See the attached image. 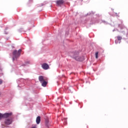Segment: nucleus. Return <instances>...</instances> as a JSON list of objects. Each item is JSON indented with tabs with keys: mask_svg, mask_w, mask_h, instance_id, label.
Masks as SVG:
<instances>
[{
	"mask_svg": "<svg viewBox=\"0 0 128 128\" xmlns=\"http://www.w3.org/2000/svg\"><path fill=\"white\" fill-rule=\"evenodd\" d=\"M12 114V113H6L4 114H2L0 113V120H2V118H6L4 120V124L6 126H10V124H12V118H8L11 116Z\"/></svg>",
	"mask_w": 128,
	"mask_h": 128,
	"instance_id": "nucleus-1",
	"label": "nucleus"
},
{
	"mask_svg": "<svg viewBox=\"0 0 128 128\" xmlns=\"http://www.w3.org/2000/svg\"><path fill=\"white\" fill-rule=\"evenodd\" d=\"M70 56L73 58H74L76 60H78V62H82V60H84V56H79L78 52H72L70 53Z\"/></svg>",
	"mask_w": 128,
	"mask_h": 128,
	"instance_id": "nucleus-2",
	"label": "nucleus"
},
{
	"mask_svg": "<svg viewBox=\"0 0 128 128\" xmlns=\"http://www.w3.org/2000/svg\"><path fill=\"white\" fill-rule=\"evenodd\" d=\"M20 54H22V49H20L18 51L14 50L12 52V60L14 61L15 60H18L20 56Z\"/></svg>",
	"mask_w": 128,
	"mask_h": 128,
	"instance_id": "nucleus-3",
	"label": "nucleus"
},
{
	"mask_svg": "<svg viewBox=\"0 0 128 128\" xmlns=\"http://www.w3.org/2000/svg\"><path fill=\"white\" fill-rule=\"evenodd\" d=\"M42 68L44 70H48L50 66L46 63H44L42 64Z\"/></svg>",
	"mask_w": 128,
	"mask_h": 128,
	"instance_id": "nucleus-4",
	"label": "nucleus"
},
{
	"mask_svg": "<svg viewBox=\"0 0 128 128\" xmlns=\"http://www.w3.org/2000/svg\"><path fill=\"white\" fill-rule=\"evenodd\" d=\"M64 0H58L56 1V4L57 6H62V4H64Z\"/></svg>",
	"mask_w": 128,
	"mask_h": 128,
	"instance_id": "nucleus-5",
	"label": "nucleus"
},
{
	"mask_svg": "<svg viewBox=\"0 0 128 128\" xmlns=\"http://www.w3.org/2000/svg\"><path fill=\"white\" fill-rule=\"evenodd\" d=\"M38 80H39V82H44V76H40L38 77Z\"/></svg>",
	"mask_w": 128,
	"mask_h": 128,
	"instance_id": "nucleus-6",
	"label": "nucleus"
},
{
	"mask_svg": "<svg viewBox=\"0 0 128 128\" xmlns=\"http://www.w3.org/2000/svg\"><path fill=\"white\" fill-rule=\"evenodd\" d=\"M36 122L37 124H39L40 122V116H38L36 118Z\"/></svg>",
	"mask_w": 128,
	"mask_h": 128,
	"instance_id": "nucleus-7",
	"label": "nucleus"
},
{
	"mask_svg": "<svg viewBox=\"0 0 128 128\" xmlns=\"http://www.w3.org/2000/svg\"><path fill=\"white\" fill-rule=\"evenodd\" d=\"M41 84H42V86L46 87V84H48V82L44 80V81L42 82Z\"/></svg>",
	"mask_w": 128,
	"mask_h": 128,
	"instance_id": "nucleus-8",
	"label": "nucleus"
},
{
	"mask_svg": "<svg viewBox=\"0 0 128 128\" xmlns=\"http://www.w3.org/2000/svg\"><path fill=\"white\" fill-rule=\"evenodd\" d=\"M95 56L96 58H98V52H96Z\"/></svg>",
	"mask_w": 128,
	"mask_h": 128,
	"instance_id": "nucleus-9",
	"label": "nucleus"
},
{
	"mask_svg": "<svg viewBox=\"0 0 128 128\" xmlns=\"http://www.w3.org/2000/svg\"><path fill=\"white\" fill-rule=\"evenodd\" d=\"M117 38H118V40H122V36H118V37H117Z\"/></svg>",
	"mask_w": 128,
	"mask_h": 128,
	"instance_id": "nucleus-10",
	"label": "nucleus"
},
{
	"mask_svg": "<svg viewBox=\"0 0 128 128\" xmlns=\"http://www.w3.org/2000/svg\"><path fill=\"white\" fill-rule=\"evenodd\" d=\"M32 0H28V4H32Z\"/></svg>",
	"mask_w": 128,
	"mask_h": 128,
	"instance_id": "nucleus-11",
	"label": "nucleus"
},
{
	"mask_svg": "<svg viewBox=\"0 0 128 128\" xmlns=\"http://www.w3.org/2000/svg\"><path fill=\"white\" fill-rule=\"evenodd\" d=\"M2 84V80H0V84Z\"/></svg>",
	"mask_w": 128,
	"mask_h": 128,
	"instance_id": "nucleus-12",
	"label": "nucleus"
},
{
	"mask_svg": "<svg viewBox=\"0 0 128 128\" xmlns=\"http://www.w3.org/2000/svg\"><path fill=\"white\" fill-rule=\"evenodd\" d=\"M2 128H4V124H2Z\"/></svg>",
	"mask_w": 128,
	"mask_h": 128,
	"instance_id": "nucleus-13",
	"label": "nucleus"
},
{
	"mask_svg": "<svg viewBox=\"0 0 128 128\" xmlns=\"http://www.w3.org/2000/svg\"><path fill=\"white\" fill-rule=\"evenodd\" d=\"M27 64H30V62H27Z\"/></svg>",
	"mask_w": 128,
	"mask_h": 128,
	"instance_id": "nucleus-14",
	"label": "nucleus"
},
{
	"mask_svg": "<svg viewBox=\"0 0 128 128\" xmlns=\"http://www.w3.org/2000/svg\"><path fill=\"white\" fill-rule=\"evenodd\" d=\"M81 2H82V0H81Z\"/></svg>",
	"mask_w": 128,
	"mask_h": 128,
	"instance_id": "nucleus-15",
	"label": "nucleus"
},
{
	"mask_svg": "<svg viewBox=\"0 0 128 128\" xmlns=\"http://www.w3.org/2000/svg\"><path fill=\"white\" fill-rule=\"evenodd\" d=\"M0 95H1V94H0Z\"/></svg>",
	"mask_w": 128,
	"mask_h": 128,
	"instance_id": "nucleus-16",
	"label": "nucleus"
}]
</instances>
